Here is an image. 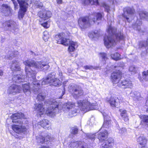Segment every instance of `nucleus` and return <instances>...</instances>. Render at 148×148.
Masks as SVG:
<instances>
[{
	"instance_id": "f257e3e1",
	"label": "nucleus",
	"mask_w": 148,
	"mask_h": 148,
	"mask_svg": "<svg viewBox=\"0 0 148 148\" xmlns=\"http://www.w3.org/2000/svg\"><path fill=\"white\" fill-rule=\"evenodd\" d=\"M26 66L25 67V72L26 77L27 76L29 78H32L33 80L32 84L30 86L28 84H25L22 85V89L23 92L25 93L27 92H30V89H32L35 91L38 90L40 85V83L41 81L38 82L35 79V76L37 73L36 71H33L30 67H34L37 70L42 71L43 70H47L49 67L48 64L44 62H35L32 60H27L23 62Z\"/></svg>"
},
{
	"instance_id": "f03ea898",
	"label": "nucleus",
	"mask_w": 148,
	"mask_h": 148,
	"mask_svg": "<svg viewBox=\"0 0 148 148\" xmlns=\"http://www.w3.org/2000/svg\"><path fill=\"white\" fill-rule=\"evenodd\" d=\"M44 104L46 106H50L47 109L46 111L44 110L45 108H43V105L42 104H37L35 105V108L40 115L46 114L49 116L53 117L62 108V105L61 104H58L55 99H51L46 101L45 102Z\"/></svg>"
},
{
	"instance_id": "7ed1b4c3",
	"label": "nucleus",
	"mask_w": 148,
	"mask_h": 148,
	"mask_svg": "<svg viewBox=\"0 0 148 148\" xmlns=\"http://www.w3.org/2000/svg\"><path fill=\"white\" fill-rule=\"evenodd\" d=\"M25 118L24 115L21 112L13 114L11 116V118L12 120L13 123H18L20 124L13 125H12V128L13 130L18 134L25 133L26 132L27 129L25 126L21 125L23 123L19 119L20 118Z\"/></svg>"
},
{
	"instance_id": "20e7f679",
	"label": "nucleus",
	"mask_w": 148,
	"mask_h": 148,
	"mask_svg": "<svg viewBox=\"0 0 148 148\" xmlns=\"http://www.w3.org/2000/svg\"><path fill=\"white\" fill-rule=\"evenodd\" d=\"M77 103L78 106L80 107L81 110L84 111L85 112L90 110L97 109V107H96V103L95 104L91 103L87 100H85L82 101H78Z\"/></svg>"
},
{
	"instance_id": "39448f33",
	"label": "nucleus",
	"mask_w": 148,
	"mask_h": 148,
	"mask_svg": "<svg viewBox=\"0 0 148 148\" xmlns=\"http://www.w3.org/2000/svg\"><path fill=\"white\" fill-rule=\"evenodd\" d=\"M115 36L116 40H114L112 37L108 36H105L104 37V44L107 48H109L112 46L115 45L119 40H122L123 39V34L121 33L116 34Z\"/></svg>"
},
{
	"instance_id": "423d86ee",
	"label": "nucleus",
	"mask_w": 148,
	"mask_h": 148,
	"mask_svg": "<svg viewBox=\"0 0 148 148\" xmlns=\"http://www.w3.org/2000/svg\"><path fill=\"white\" fill-rule=\"evenodd\" d=\"M20 7L19 11L18 12V18L21 19L24 17L27 10L28 6V4L32 3L31 0H17Z\"/></svg>"
},
{
	"instance_id": "0eeeda50",
	"label": "nucleus",
	"mask_w": 148,
	"mask_h": 148,
	"mask_svg": "<svg viewBox=\"0 0 148 148\" xmlns=\"http://www.w3.org/2000/svg\"><path fill=\"white\" fill-rule=\"evenodd\" d=\"M41 83L42 85L50 84L55 86H57L60 85L61 82L57 78H55L53 76L50 75L47 78L43 79Z\"/></svg>"
},
{
	"instance_id": "6e6552de",
	"label": "nucleus",
	"mask_w": 148,
	"mask_h": 148,
	"mask_svg": "<svg viewBox=\"0 0 148 148\" xmlns=\"http://www.w3.org/2000/svg\"><path fill=\"white\" fill-rule=\"evenodd\" d=\"M5 25L4 29L6 30L13 32L18 28V26L16 23L14 21L11 20L5 21L3 24V26Z\"/></svg>"
},
{
	"instance_id": "1a4fd4ad",
	"label": "nucleus",
	"mask_w": 148,
	"mask_h": 148,
	"mask_svg": "<svg viewBox=\"0 0 148 148\" xmlns=\"http://www.w3.org/2000/svg\"><path fill=\"white\" fill-rule=\"evenodd\" d=\"M56 38L57 41L58 43L62 44L65 46L68 45L71 41L69 39L65 38L64 34L63 33L56 35Z\"/></svg>"
},
{
	"instance_id": "9d476101",
	"label": "nucleus",
	"mask_w": 148,
	"mask_h": 148,
	"mask_svg": "<svg viewBox=\"0 0 148 148\" xmlns=\"http://www.w3.org/2000/svg\"><path fill=\"white\" fill-rule=\"evenodd\" d=\"M36 139L40 143L47 144L51 143L53 139V138L51 137L49 135H44L43 134L39 137H37Z\"/></svg>"
},
{
	"instance_id": "9b49d317",
	"label": "nucleus",
	"mask_w": 148,
	"mask_h": 148,
	"mask_svg": "<svg viewBox=\"0 0 148 148\" xmlns=\"http://www.w3.org/2000/svg\"><path fill=\"white\" fill-rule=\"evenodd\" d=\"M78 23L81 29L86 28L89 26L88 17H85L79 18L78 21Z\"/></svg>"
},
{
	"instance_id": "f8f14e48",
	"label": "nucleus",
	"mask_w": 148,
	"mask_h": 148,
	"mask_svg": "<svg viewBox=\"0 0 148 148\" xmlns=\"http://www.w3.org/2000/svg\"><path fill=\"white\" fill-rule=\"evenodd\" d=\"M122 73L119 70L116 72H113L111 76V80L114 84L118 83L121 79Z\"/></svg>"
},
{
	"instance_id": "ddd939ff",
	"label": "nucleus",
	"mask_w": 148,
	"mask_h": 148,
	"mask_svg": "<svg viewBox=\"0 0 148 148\" xmlns=\"http://www.w3.org/2000/svg\"><path fill=\"white\" fill-rule=\"evenodd\" d=\"M21 87L19 86L13 85L9 88L8 93L10 94L14 95L20 92L21 90Z\"/></svg>"
},
{
	"instance_id": "4468645a",
	"label": "nucleus",
	"mask_w": 148,
	"mask_h": 148,
	"mask_svg": "<svg viewBox=\"0 0 148 148\" xmlns=\"http://www.w3.org/2000/svg\"><path fill=\"white\" fill-rule=\"evenodd\" d=\"M134 12V10L133 8L128 7L126 9V11H125L123 14V16L126 19L127 21L130 22V19H131V17Z\"/></svg>"
},
{
	"instance_id": "2eb2a0df",
	"label": "nucleus",
	"mask_w": 148,
	"mask_h": 148,
	"mask_svg": "<svg viewBox=\"0 0 148 148\" xmlns=\"http://www.w3.org/2000/svg\"><path fill=\"white\" fill-rule=\"evenodd\" d=\"M38 15L40 18V19L45 20L51 17L52 14L51 12L49 11H44L39 12Z\"/></svg>"
},
{
	"instance_id": "dca6fc26",
	"label": "nucleus",
	"mask_w": 148,
	"mask_h": 148,
	"mask_svg": "<svg viewBox=\"0 0 148 148\" xmlns=\"http://www.w3.org/2000/svg\"><path fill=\"white\" fill-rule=\"evenodd\" d=\"M1 12L5 16L11 15L12 12L11 8L5 4H3L2 5L1 8Z\"/></svg>"
},
{
	"instance_id": "f3484780",
	"label": "nucleus",
	"mask_w": 148,
	"mask_h": 148,
	"mask_svg": "<svg viewBox=\"0 0 148 148\" xmlns=\"http://www.w3.org/2000/svg\"><path fill=\"white\" fill-rule=\"evenodd\" d=\"M121 87L124 89L127 88H131L133 86L132 82L129 79H125L122 81L120 86Z\"/></svg>"
},
{
	"instance_id": "a211bd4d",
	"label": "nucleus",
	"mask_w": 148,
	"mask_h": 148,
	"mask_svg": "<svg viewBox=\"0 0 148 148\" xmlns=\"http://www.w3.org/2000/svg\"><path fill=\"white\" fill-rule=\"evenodd\" d=\"M10 68L12 71L14 72L20 71L21 68L19 66V62L17 60H13Z\"/></svg>"
},
{
	"instance_id": "6ab92c4d",
	"label": "nucleus",
	"mask_w": 148,
	"mask_h": 148,
	"mask_svg": "<svg viewBox=\"0 0 148 148\" xmlns=\"http://www.w3.org/2000/svg\"><path fill=\"white\" fill-rule=\"evenodd\" d=\"M68 44L69 47L68 51L70 53L74 51L78 47L77 42L72 40H71Z\"/></svg>"
},
{
	"instance_id": "aec40b11",
	"label": "nucleus",
	"mask_w": 148,
	"mask_h": 148,
	"mask_svg": "<svg viewBox=\"0 0 148 148\" xmlns=\"http://www.w3.org/2000/svg\"><path fill=\"white\" fill-rule=\"evenodd\" d=\"M108 135V133L106 130H104L103 132H101L99 134L98 138L100 142H102L103 140L105 141Z\"/></svg>"
},
{
	"instance_id": "412c9836",
	"label": "nucleus",
	"mask_w": 148,
	"mask_h": 148,
	"mask_svg": "<svg viewBox=\"0 0 148 148\" xmlns=\"http://www.w3.org/2000/svg\"><path fill=\"white\" fill-rule=\"evenodd\" d=\"M102 114L104 117V122L102 127L101 129V130H102L103 127L107 128L109 125L111 123L109 119H108L109 116L107 115V114L105 112L102 113Z\"/></svg>"
},
{
	"instance_id": "4be33fe9",
	"label": "nucleus",
	"mask_w": 148,
	"mask_h": 148,
	"mask_svg": "<svg viewBox=\"0 0 148 148\" xmlns=\"http://www.w3.org/2000/svg\"><path fill=\"white\" fill-rule=\"evenodd\" d=\"M81 141L72 140L69 145V148H79Z\"/></svg>"
},
{
	"instance_id": "5701e85b",
	"label": "nucleus",
	"mask_w": 148,
	"mask_h": 148,
	"mask_svg": "<svg viewBox=\"0 0 148 148\" xmlns=\"http://www.w3.org/2000/svg\"><path fill=\"white\" fill-rule=\"evenodd\" d=\"M38 124L45 129H49L50 127V125L48 121L47 120H43L38 123Z\"/></svg>"
},
{
	"instance_id": "b1692460",
	"label": "nucleus",
	"mask_w": 148,
	"mask_h": 148,
	"mask_svg": "<svg viewBox=\"0 0 148 148\" xmlns=\"http://www.w3.org/2000/svg\"><path fill=\"white\" fill-rule=\"evenodd\" d=\"M113 142V139L110 138L108 141H106L102 144L101 146V148H111V144Z\"/></svg>"
},
{
	"instance_id": "393cba45",
	"label": "nucleus",
	"mask_w": 148,
	"mask_h": 148,
	"mask_svg": "<svg viewBox=\"0 0 148 148\" xmlns=\"http://www.w3.org/2000/svg\"><path fill=\"white\" fill-rule=\"evenodd\" d=\"M120 111L121 116L125 122H127L129 121V119L127 111L125 110L120 109Z\"/></svg>"
},
{
	"instance_id": "a878e982",
	"label": "nucleus",
	"mask_w": 148,
	"mask_h": 148,
	"mask_svg": "<svg viewBox=\"0 0 148 148\" xmlns=\"http://www.w3.org/2000/svg\"><path fill=\"white\" fill-rule=\"evenodd\" d=\"M98 0H97L95 2L93 0H83L82 3L84 5H87L89 4L98 5H99Z\"/></svg>"
},
{
	"instance_id": "bb28decb",
	"label": "nucleus",
	"mask_w": 148,
	"mask_h": 148,
	"mask_svg": "<svg viewBox=\"0 0 148 148\" xmlns=\"http://www.w3.org/2000/svg\"><path fill=\"white\" fill-rule=\"evenodd\" d=\"M130 96L133 97V100L137 101L139 100L140 98V94L138 92L132 91L130 94Z\"/></svg>"
},
{
	"instance_id": "cd10ccee",
	"label": "nucleus",
	"mask_w": 148,
	"mask_h": 148,
	"mask_svg": "<svg viewBox=\"0 0 148 148\" xmlns=\"http://www.w3.org/2000/svg\"><path fill=\"white\" fill-rule=\"evenodd\" d=\"M41 19H39V24L45 28H49L50 26V22L49 21H45Z\"/></svg>"
},
{
	"instance_id": "c85d7f7f",
	"label": "nucleus",
	"mask_w": 148,
	"mask_h": 148,
	"mask_svg": "<svg viewBox=\"0 0 148 148\" xmlns=\"http://www.w3.org/2000/svg\"><path fill=\"white\" fill-rule=\"evenodd\" d=\"M101 35L99 31H95L94 32H90L89 34V37L91 38H97Z\"/></svg>"
},
{
	"instance_id": "c756f323",
	"label": "nucleus",
	"mask_w": 148,
	"mask_h": 148,
	"mask_svg": "<svg viewBox=\"0 0 148 148\" xmlns=\"http://www.w3.org/2000/svg\"><path fill=\"white\" fill-rule=\"evenodd\" d=\"M137 142L141 145H145L147 143V140L144 136H140L137 139Z\"/></svg>"
},
{
	"instance_id": "7c9ffc66",
	"label": "nucleus",
	"mask_w": 148,
	"mask_h": 148,
	"mask_svg": "<svg viewBox=\"0 0 148 148\" xmlns=\"http://www.w3.org/2000/svg\"><path fill=\"white\" fill-rule=\"evenodd\" d=\"M83 94V92L81 90H79L77 89L75 90L73 95L75 98H76Z\"/></svg>"
},
{
	"instance_id": "2f4dec72",
	"label": "nucleus",
	"mask_w": 148,
	"mask_h": 148,
	"mask_svg": "<svg viewBox=\"0 0 148 148\" xmlns=\"http://www.w3.org/2000/svg\"><path fill=\"white\" fill-rule=\"evenodd\" d=\"M141 119V123H145V124L148 125V116L146 115H142L140 116Z\"/></svg>"
},
{
	"instance_id": "473e14b6",
	"label": "nucleus",
	"mask_w": 148,
	"mask_h": 148,
	"mask_svg": "<svg viewBox=\"0 0 148 148\" xmlns=\"http://www.w3.org/2000/svg\"><path fill=\"white\" fill-rule=\"evenodd\" d=\"M141 19H148V12H145L140 11L139 13Z\"/></svg>"
},
{
	"instance_id": "72a5a7b5",
	"label": "nucleus",
	"mask_w": 148,
	"mask_h": 148,
	"mask_svg": "<svg viewBox=\"0 0 148 148\" xmlns=\"http://www.w3.org/2000/svg\"><path fill=\"white\" fill-rule=\"evenodd\" d=\"M13 81H14L16 83H19L21 82H23V81H26L25 80L23 79V78H21L19 76L17 75L16 76H14L12 78Z\"/></svg>"
},
{
	"instance_id": "f704fd0d",
	"label": "nucleus",
	"mask_w": 148,
	"mask_h": 148,
	"mask_svg": "<svg viewBox=\"0 0 148 148\" xmlns=\"http://www.w3.org/2000/svg\"><path fill=\"white\" fill-rule=\"evenodd\" d=\"M63 106L64 108H66L67 109L69 110L75 107V105L74 103L70 102L65 104Z\"/></svg>"
},
{
	"instance_id": "c9c22d12",
	"label": "nucleus",
	"mask_w": 148,
	"mask_h": 148,
	"mask_svg": "<svg viewBox=\"0 0 148 148\" xmlns=\"http://www.w3.org/2000/svg\"><path fill=\"white\" fill-rule=\"evenodd\" d=\"M96 18H93L92 21L95 23L97 21H99L101 20L102 15L99 13H96L94 14Z\"/></svg>"
},
{
	"instance_id": "e433bc0d",
	"label": "nucleus",
	"mask_w": 148,
	"mask_h": 148,
	"mask_svg": "<svg viewBox=\"0 0 148 148\" xmlns=\"http://www.w3.org/2000/svg\"><path fill=\"white\" fill-rule=\"evenodd\" d=\"M139 47L140 48H141L143 47H147V51H148V39L146 42L141 41L140 42L139 44Z\"/></svg>"
},
{
	"instance_id": "4c0bfd02",
	"label": "nucleus",
	"mask_w": 148,
	"mask_h": 148,
	"mask_svg": "<svg viewBox=\"0 0 148 148\" xmlns=\"http://www.w3.org/2000/svg\"><path fill=\"white\" fill-rule=\"evenodd\" d=\"M111 56L112 59L116 60H118L121 59L120 54L117 53H115L111 54Z\"/></svg>"
},
{
	"instance_id": "58836bf2",
	"label": "nucleus",
	"mask_w": 148,
	"mask_h": 148,
	"mask_svg": "<svg viewBox=\"0 0 148 148\" xmlns=\"http://www.w3.org/2000/svg\"><path fill=\"white\" fill-rule=\"evenodd\" d=\"M141 24V23L140 21L137 20L136 23L133 25V27L135 29L140 31V25Z\"/></svg>"
},
{
	"instance_id": "ea45409f",
	"label": "nucleus",
	"mask_w": 148,
	"mask_h": 148,
	"mask_svg": "<svg viewBox=\"0 0 148 148\" xmlns=\"http://www.w3.org/2000/svg\"><path fill=\"white\" fill-rule=\"evenodd\" d=\"M50 35L48 32L45 31L43 32L42 38L46 42L47 41Z\"/></svg>"
},
{
	"instance_id": "a19ab883",
	"label": "nucleus",
	"mask_w": 148,
	"mask_h": 148,
	"mask_svg": "<svg viewBox=\"0 0 148 148\" xmlns=\"http://www.w3.org/2000/svg\"><path fill=\"white\" fill-rule=\"evenodd\" d=\"M143 78L144 81H148V70L144 71L142 73Z\"/></svg>"
},
{
	"instance_id": "79ce46f5",
	"label": "nucleus",
	"mask_w": 148,
	"mask_h": 148,
	"mask_svg": "<svg viewBox=\"0 0 148 148\" xmlns=\"http://www.w3.org/2000/svg\"><path fill=\"white\" fill-rule=\"evenodd\" d=\"M138 70L137 67H135L134 66H130L129 69V70L130 71L132 72V73H136Z\"/></svg>"
},
{
	"instance_id": "37998d69",
	"label": "nucleus",
	"mask_w": 148,
	"mask_h": 148,
	"mask_svg": "<svg viewBox=\"0 0 148 148\" xmlns=\"http://www.w3.org/2000/svg\"><path fill=\"white\" fill-rule=\"evenodd\" d=\"M109 102L112 106L115 107L116 106V101L114 98L111 97Z\"/></svg>"
},
{
	"instance_id": "c03bdc74",
	"label": "nucleus",
	"mask_w": 148,
	"mask_h": 148,
	"mask_svg": "<svg viewBox=\"0 0 148 148\" xmlns=\"http://www.w3.org/2000/svg\"><path fill=\"white\" fill-rule=\"evenodd\" d=\"M115 31V29L112 27V26H110L109 27L108 30V33L110 34H113Z\"/></svg>"
},
{
	"instance_id": "a18cd8bd",
	"label": "nucleus",
	"mask_w": 148,
	"mask_h": 148,
	"mask_svg": "<svg viewBox=\"0 0 148 148\" xmlns=\"http://www.w3.org/2000/svg\"><path fill=\"white\" fill-rule=\"evenodd\" d=\"M45 98V96L42 95V94L40 93L37 96V99L41 101H43Z\"/></svg>"
},
{
	"instance_id": "49530a36",
	"label": "nucleus",
	"mask_w": 148,
	"mask_h": 148,
	"mask_svg": "<svg viewBox=\"0 0 148 148\" xmlns=\"http://www.w3.org/2000/svg\"><path fill=\"white\" fill-rule=\"evenodd\" d=\"M80 143L79 148H88L86 143L84 142L81 141Z\"/></svg>"
},
{
	"instance_id": "de8ad7c7",
	"label": "nucleus",
	"mask_w": 148,
	"mask_h": 148,
	"mask_svg": "<svg viewBox=\"0 0 148 148\" xmlns=\"http://www.w3.org/2000/svg\"><path fill=\"white\" fill-rule=\"evenodd\" d=\"M77 110L76 109H74L73 110H72L71 112H69V116L71 117L75 116L76 115L75 114L77 112Z\"/></svg>"
},
{
	"instance_id": "09e8293b",
	"label": "nucleus",
	"mask_w": 148,
	"mask_h": 148,
	"mask_svg": "<svg viewBox=\"0 0 148 148\" xmlns=\"http://www.w3.org/2000/svg\"><path fill=\"white\" fill-rule=\"evenodd\" d=\"M71 133L73 134H75L78 132V130L76 127H73L71 128Z\"/></svg>"
},
{
	"instance_id": "8fccbe9b",
	"label": "nucleus",
	"mask_w": 148,
	"mask_h": 148,
	"mask_svg": "<svg viewBox=\"0 0 148 148\" xmlns=\"http://www.w3.org/2000/svg\"><path fill=\"white\" fill-rule=\"evenodd\" d=\"M87 137L89 138L91 140H93L95 138V135L93 134H88L87 135Z\"/></svg>"
},
{
	"instance_id": "3c124183",
	"label": "nucleus",
	"mask_w": 148,
	"mask_h": 148,
	"mask_svg": "<svg viewBox=\"0 0 148 148\" xmlns=\"http://www.w3.org/2000/svg\"><path fill=\"white\" fill-rule=\"evenodd\" d=\"M35 3L36 6H38L39 7H41L43 6L42 3L39 1H36Z\"/></svg>"
},
{
	"instance_id": "603ef678",
	"label": "nucleus",
	"mask_w": 148,
	"mask_h": 148,
	"mask_svg": "<svg viewBox=\"0 0 148 148\" xmlns=\"http://www.w3.org/2000/svg\"><path fill=\"white\" fill-rule=\"evenodd\" d=\"M12 1L14 6L15 10H16L18 8V3L14 0H12Z\"/></svg>"
},
{
	"instance_id": "864d4df0",
	"label": "nucleus",
	"mask_w": 148,
	"mask_h": 148,
	"mask_svg": "<svg viewBox=\"0 0 148 148\" xmlns=\"http://www.w3.org/2000/svg\"><path fill=\"white\" fill-rule=\"evenodd\" d=\"M126 130L125 128H123L119 130V132L121 134H123L126 132Z\"/></svg>"
},
{
	"instance_id": "5fc2aeb1",
	"label": "nucleus",
	"mask_w": 148,
	"mask_h": 148,
	"mask_svg": "<svg viewBox=\"0 0 148 148\" xmlns=\"http://www.w3.org/2000/svg\"><path fill=\"white\" fill-rule=\"evenodd\" d=\"M100 56L103 59H105L106 58V54L104 53H100Z\"/></svg>"
},
{
	"instance_id": "6e6d98bb",
	"label": "nucleus",
	"mask_w": 148,
	"mask_h": 148,
	"mask_svg": "<svg viewBox=\"0 0 148 148\" xmlns=\"http://www.w3.org/2000/svg\"><path fill=\"white\" fill-rule=\"evenodd\" d=\"M84 68L86 69H95L93 68V67L91 66H86L84 67Z\"/></svg>"
},
{
	"instance_id": "4d7b16f0",
	"label": "nucleus",
	"mask_w": 148,
	"mask_h": 148,
	"mask_svg": "<svg viewBox=\"0 0 148 148\" xmlns=\"http://www.w3.org/2000/svg\"><path fill=\"white\" fill-rule=\"evenodd\" d=\"M40 148H51V147L49 146H42Z\"/></svg>"
},
{
	"instance_id": "13d9d810",
	"label": "nucleus",
	"mask_w": 148,
	"mask_h": 148,
	"mask_svg": "<svg viewBox=\"0 0 148 148\" xmlns=\"http://www.w3.org/2000/svg\"><path fill=\"white\" fill-rule=\"evenodd\" d=\"M56 1L58 4H60L62 2V0H56Z\"/></svg>"
},
{
	"instance_id": "bf43d9fd",
	"label": "nucleus",
	"mask_w": 148,
	"mask_h": 148,
	"mask_svg": "<svg viewBox=\"0 0 148 148\" xmlns=\"http://www.w3.org/2000/svg\"><path fill=\"white\" fill-rule=\"evenodd\" d=\"M103 6L106 8L108 10V9L109 8V7L107 6L106 4H104L103 5Z\"/></svg>"
},
{
	"instance_id": "052dcab7",
	"label": "nucleus",
	"mask_w": 148,
	"mask_h": 148,
	"mask_svg": "<svg viewBox=\"0 0 148 148\" xmlns=\"http://www.w3.org/2000/svg\"><path fill=\"white\" fill-rule=\"evenodd\" d=\"M3 74L2 71L0 69V76H1Z\"/></svg>"
},
{
	"instance_id": "680f3d73",
	"label": "nucleus",
	"mask_w": 148,
	"mask_h": 148,
	"mask_svg": "<svg viewBox=\"0 0 148 148\" xmlns=\"http://www.w3.org/2000/svg\"><path fill=\"white\" fill-rule=\"evenodd\" d=\"M141 148H147V147L145 145H144L142 146Z\"/></svg>"
},
{
	"instance_id": "e2e57ef3",
	"label": "nucleus",
	"mask_w": 148,
	"mask_h": 148,
	"mask_svg": "<svg viewBox=\"0 0 148 148\" xmlns=\"http://www.w3.org/2000/svg\"><path fill=\"white\" fill-rule=\"evenodd\" d=\"M112 1V2H113V4H115V3H116V0H115V1H114V0H113V1Z\"/></svg>"
},
{
	"instance_id": "0e129e2a",
	"label": "nucleus",
	"mask_w": 148,
	"mask_h": 148,
	"mask_svg": "<svg viewBox=\"0 0 148 148\" xmlns=\"http://www.w3.org/2000/svg\"><path fill=\"white\" fill-rule=\"evenodd\" d=\"M8 58L9 59H11L12 58V57L11 56H9V57Z\"/></svg>"
},
{
	"instance_id": "69168bd1",
	"label": "nucleus",
	"mask_w": 148,
	"mask_h": 148,
	"mask_svg": "<svg viewBox=\"0 0 148 148\" xmlns=\"http://www.w3.org/2000/svg\"><path fill=\"white\" fill-rule=\"evenodd\" d=\"M140 81L142 83H143L144 82V81L143 80H140Z\"/></svg>"
}]
</instances>
